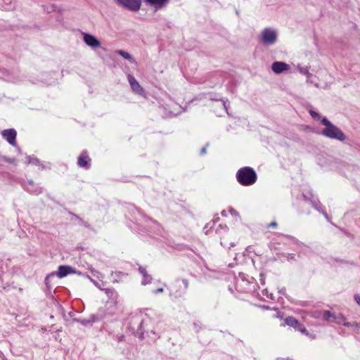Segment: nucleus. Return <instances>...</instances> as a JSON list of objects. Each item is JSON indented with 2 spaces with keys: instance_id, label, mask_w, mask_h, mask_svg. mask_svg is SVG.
Here are the masks:
<instances>
[{
  "instance_id": "obj_15",
  "label": "nucleus",
  "mask_w": 360,
  "mask_h": 360,
  "mask_svg": "<svg viewBox=\"0 0 360 360\" xmlns=\"http://www.w3.org/2000/svg\"><path fill=\"white\" fill-rule=\"evenodd\" d=\"M120 56H122L124 58L130 60L131 62H134L133 57L129 53L124 51L122 50H119L117 52Z\"/></svg>"
},
{
  "instance_id": "obj_21",
  "label": "nucleus",
  "mask_w": 360,
  "mask_h": 360,
  "mask_svg": "<svg viewBox=\"0 0 360 360\" xmlns=\"http://www.w3.org/2000/svg\"><path fill=\"white\" fill-rule=\"evenodd\" d=\"M163 292V288H160L157 289L155 291H154V293H158V292Z\"/></svg>"
},
{
  "instance_id": "obj_10",
  "label": "nucleus",
  "mask_w": 360,
  "mask_h": 360,
  "mask_svg": "<svg viewBox=\"0 0 360 360\" xmlns=\"http://www.w3.org/2000/svg\"><path fill=\"white\" fill-rule=\"evenodd\" d=\"M149 5L153 6L155 10L160 9L166 6L169 0H145Z\"/></svg>"
},
{
  "instance_id": "obj_1",
  "label": "nucleus",
  "mask_w": 360,
  "mask_h": 360,
  "mask_svg": "<svg viewBox=\"0 0 360 360\" xmlns=\"http://www.w3.org/2000/svg\"><path fill=\"white\" fill-rule=\"evenodd\" d=\"M321 123L325 125V128L322 129L321 134L326 137L338 141H344L345 136L343 132L332 124L326 117L321 120Z\"/></svg>"
},
{
  "instance_id": "obj_6",
  "label": "nucleus",
  "mask_w": 360,
  "mask_h": 360,
  "mask_svg": "<svg viewBox=\"0 0 360 360\" xmlns=\"http://www.w3.org/2000/svg\"><path fill=\"white\" fill-rule=\"evenodd\" d=\"M290 65L284 62H274L271 65L272 71L276 74H281L290 69Z\"/></svg>"
},
{
  "instance_id": "obj_13",
  "label": "nucleus",
  "mask_w": 360,
  "mask_h": 360,
  "mask_svg": "<svg viewBox=\"0 0 360 360\" xmlns=\"http://www.w3.org/2000/svg\"><path fill=\"white\" fill-rule=\"evenodd\" d=\"M285 321L287 325L293 328H295L297 326H299V322L293 317H288L285 319Z\"/></svg>"
},
{
  "instance_id": "obj_22",
  "label": "nucleus",
  "mask_w": 360,
  "mask_h": 360,
  "mask_svg": "<svg viewBox=\"0 0 360 360\" xmlns=\"http://www.w3.org/2000/svg\"><path fill=\"white\" fill-rule=\"evenodd\" d=\"M205 152H206V148H202V150H201V154H205Z\"/></svg>"
},
{
  "instance_id": "obj_9",
  "label": "nucleus",
  "mask_w": 360,
  "mask_h": 360,
  "mask_svg": "<svg viewBox=\"0 0 360 360\" xmlns=\"http://www.w3.org/2000/svg\"><path fill=\"white\" fill-rule=\"evenodd\" d=\"M128 80L131 85V89L134 91L137 94H141L143 92V89L139 85V82L136 80V79L131 76V75H128Z\"/></svg>"
},
{
  "instance_id": "obj_7",
  "label": "nucleus",
  "mask_w": 360,
  "mask_h": 360,
  "mask_svg": "<svg viewBox=\"0 0 360 360\" xmlns=\"http://www.w3.org/2000/svg\"><path fill=\"white\" fill-rule=\"evenodd\" d=\"M2 136L12 146L15 145L16 131L13 129H6L1 132Z\"/></svg>"
},
{
  "instance_id": "obj_18",
  "label": "nucleus",
  "mask_w": 360,
  "mask_h": 360,
  "mask_svg": "<svg viewBox=\"0 0 360 360\" xmlns=\"http://www.w3.org/2000/svg\"><path fill=\"white\" fill-rule=\"evenodd\" d=\"M354 300L356 302V303L360 305V295H354Z\"/></svg>"
},
{
  "instance_id": "obj_4",
  "label": "nucleus",
  "mask_w": 360,
  "mask_h": 360,
  "mask_svg": "<svg viewBox=\"0 0 360 360\" xmlns=\"http://www.w3.org/2000/svg\"><path fill=\"white\" fill-rule=\"evenodd\" d=\"M122 6L132 11H137L140 9L141 0H116Z\"/></svg>"
},
{
  "instance_id": "obj_3",
  "label": "nucleus",
  "mask_w": 360,
  "mask_h": 360,
  "mask_svg": "<svg viewBox=\"0 0 360 360\" xmlns=\"http://www.w3.org/2000/svg\"><path fill=\"white\" fill-rule=\"evenodd\" d=\"M278 32L272 28L264 29L260 34V40L265 45H273L277 41Z\"/></svg>"
},
{
  "instance_id": "obj_14",
  "label": "nucleus",
  "mask_w": 360,
  "mask_h": 360,
  "mask_svg": "<svg viewBox=\"0 0 360 360\" xmlns=\"http://www.w3.org/2000/svg\"><path fill=\"white\" fill-rule=\"evenodd\" d=\"M299 72L301 74H302V75H307V82H312L311 81V77L312 75L309 72L307 68H299Z\"/></svg>"
},
{
  "instance_id": "obj_16",
  "label": "nucleus",
  "mask_w": 360,
  "mask_h": 360,
  "mask_svg": "<svg viewBox=\"0 0 360 360\" xmlns=\"http://www.w3.org/2000/svg\"><path fill=\"white\" fill-rule=\"evenodd\" d=\"M323 317L326 321H330V318L335 319V316L328 311H325L323 312Z\"/></svg>"
},
{
  "instance_id": "obj_23",
  "label": "nucleus",
  "mask_w": 360,
  "mask_h": 360,
  "mask_svg": "<svg viewBox=\"0 0 360 360\" xmlns=\"http://www.w3.org/2000/svg\"><path fill=\"white\" fill-rule=\"evenodd\" d=\"M344 325L348 326L349 325V323H345Z\"/></svg>"
},
{
  "instance_id": "obj_11",
  "label": "nucleus",
  "mask_w": 360,
  "mask_h": 360,
  "mask_svg": "<svg viewBox=\"0 0 360 360\" xmlns=\"http://www.w3.org/2000/svg\"><path fill=\"white\" fill-rule=\"evenodd\" d=\"M89 160L86 153H83L78 158V165L80 167H88Z\"/></svg>"
},
{
  "instance_id": "obj_5",
  "label": "nucleus",
  "mask_w": 360,
  "mask_h": 360,
  "mask_svg": "<svg viewBox=\"0 0 360 360\" xmlns=\"http://www.w3.org/2000/svg\"><path fill=\"white\" fill-rule=\"evenodd\" d=\"M83 40L86 45L91 48H97L101 46V42L92 34L83 33Z\"/></svg>"
},
{
  "instance_id": "obj_2",
  "label": "nucleus",
  "mask_w": 360,
  "mask_h": 360,
  "mask_svg": "<svg viewBox=\"0 0 360 360\" xmlns=\"http://www.w3.org/2000/svg\"><path fill=\"white\" fill-rule=\"evenodd\" d=\"M237 179L240 184L248 186L254 184L257 179L255 172L250 167H244L237 172Z\"/></svg>"
},
{
  "instance_id": "obj_24",
  "label": "nucleus",
  "mask_w": 360,
  "mask_h": 360,
  "mask_svg": "<svg viewBox=\"0 0 360 360\" xmlns=\"http://www.w3.org/2000/svg\"><path fill=\"white\" fill-rule=\"evenodd\" d=\"M222 105L224 107V108H226L225 103H223Z\"/></svg>"
},
{
  "instance_id": "obj_8",
  "label": "nucleus",
  "mask_w": 360,
  "mask_h": 360,
  "mask_svg": "<svg viewBox=\"0 0 360 360\" xmlns=\"http://www.w3.org/2000/svg\"><path fill=\"white\" fill-rule=\"evenodd\" d=\"M70 274H76V271L74 268L70 266H60L58 267L57 276L59 278H63Z\"/></svg>"
},
{
  "instance_id": "obj_12",
  "label": "nucleus",
  "mask_w": 360,
  "mask_h": 360,
  "mask_svg": "<svg viewBox=\"0 0 360 360\" xmlns=\"http://www.w3.org/2000/svg\"><path fill=\"white\" fill-rule=\"evenodd\" d=\"M139 271L143 277V281H142V284L146 285L148 283H150L152 281V278L150 275L147 274L146 269L144 268L140 267Z\"/></svg>"
},
{
  "instance_id": "obj_19",
  "label": "nucleus",
  "mask_w": 360,
  "mask_h": 360,
  "mask_svg": "<svg viewBox=\"0 0 360 360\" xmlns=\"http://www.w3.org/2000/svg\"><path fill=\"white\" fill-rule=\"evenodd\" d=\"M299 330L302 333L307 335V331L304 327H301Z\"/></svg>"
},
{
  "instance_id": "obj_20",
  "label": "nucleus",
  "mask_w": 360,
  "mask_h": 360,
  "mask_svg": "<svg viewBox=\"0 0 360 360\" xmlns=\"http://www.w3.org/2000/svg\"><path fill=\"white\" fill-rule=\"evenodd\" d=\"M277 226V224L276 222H271L268 225V227L276 228Z\"/></svg>"
},
{
  "instance_id": "obj_17",
  "label": "nucleus",
  "mask_w": 360,
  "mask_h": 360,
  "mask_svg": "<svg viewBox=\"0 0 360 360\" xmlns=\"http://www.w3.org/2000/svg\"><path fill=\"white\" fill-rule=\"evenodd\" d=\"M309 113L310 115H311V117L315 119V120H319L320 119V115L319 113H317L316 112L314 111V110H309Z\"/></svg>"
}]
</instances>
